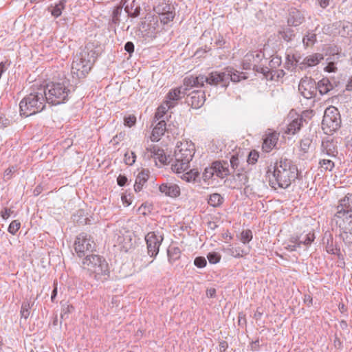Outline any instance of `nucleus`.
Instances as JSON below:
<instances>
[{
    "label": "nucleus",
    "mask_w": 352,
    "mask_h": 352,
    "mask_svg": "<svg viewBox=\"0 0 352 352\" xmlns=\"http://www.w3.org/2000/svg\"><path fill=\"white\" fill-rule=\"evenodd\" d=\"M298 177V169L291 161L285 159L277 162L274 168L273 178L270 179V184L274 188L277 187L287 188Z\"/></svg>",
    "instance_id": "1"
},
{
    "label": "nucleus",
    "mask_w": 352,
    "mask_h": 352,
    "mask_svg": "<svg viewBox=\"0 0 352 352\" xmlns=\"http://www.w3.org/2000/svg\"><path fill=\"white\" fill-rule=\"evenodd\" d=\"M98 56V54L94 48L86 46L73 60L71 69L73 78L78 80L85 78L91 70Z\"/></svg>",
    "instance_id": "2"
},
{
    "label": "nucleus",
    "mask_w": 352,
    "mask_h": 352,
    "mask_svg": "<svg viewBox=\"0 0 352 352\" xmlns=\"http://www.w3.org/2000/svg\"><path fill=\"white\" fill-rule=\"evenodd\" d=\"M46 102L45 89L43 87L38 88L21 100L20 114L28 117L39 113L45 109Z\"/></svg>",
    "instance_id": "3"
},
{
    "label": "nucleus",
    "mask_w": 352,
    "mask_h": 352,
    "mask_svg": "<svg viewBox=\"0 0 352 352\" xmlns=\"http://www.w3.org/2000/svg\"><path fill=\"white\" fill-rule=\"evenodd\" d=\"M195 152V147L191 141L178 142L175 149V162L171 164V169L176 173L188 170Z\"/></svg>",
    "instance_id": "4"
},
{
    "label": "nucleus",
    "mask_w": 352,
    "mask_h": 352,
    "mask_svg": "<svg viewBox=\"0 0 352 352\" xmlns=\"http://www.w3.org/2000/svg\"><path fill=\"white\" fill-rule=\"evenodd\" d=\"M45 89V96L47 102L52 105H58L66 102L71 93L69 82L67 79L61 82L48 84Z\"/></svg>",
    "instance_id": "5"
},
{
    "label": "nucleus",
    "mask_w": 352,
    "mask_h": 352,
    "mask_svg": "<svg viewBox=\"0 0 352 352\" xmlns=\"http://www.w3.org/2000/svg\"><path fill=\"white\" fill-rule=\"evenodd\" d=\"M82 267L90 274H94L96 280L103 281L109 273V265L106 260L97 254H87L82 261Z\"/></svg>",
    "instance_id": "6"
},
{
    "label": "nucleus",
    "mask_w": 352,
    "mask_h": 352,
    "mask_svg": "<svg viewBox=\"0 0 352 352\" xmlns=\"http://www.w3.org/2000/svg\"><path fill=\"white\" fill-rule=\"evenodd\" d=\"M341 118L340 112L335 107H327L322 121V128L326 134H331L340 129Z\"/></svg>",
    "instance_id": "7"
},
{
    "label": "nucleus",
    "mask_w": 352,
    "mask_h": 352,
    "mask_svg": "<svg viewBox=\"0 0 352 352\" xmlns=\"http://www.w3.org/2000/svg\"><path fill=\"white\" fill-rule=\"evenodd\" d=\"M263 56L264 55L261 51H254L248 53L244 56L243 60V68L244 69H253L263 74L269 72L267 67L263 68L259 65Z\"/></svg>",
    "instance_id": "8"
},
{
    "label": "nucleus",
    "mask_w": 352,
    "mask_h": 352,
    "mask_svg": "<svg viewBox=\"0 0 352 352\" xmlns=\"http://www.w3.org/2000/svg\"><path fill=\"white\" fill-rule=\"evenodd\" d=\"M95 246L92 237L85 232L79 234L74 243V249L79 257L85 256L86 252H92Z\"/></svg>",
    "instance_id": "9"
},
{
    "label": "nucleus",
    "mask_w": 352,
    "mask_h": 352,
    "mask_svg": "<svg viewBox=\"0 0 352 352\" xmlns=\"http://www.w3.org/2000/svg\"><path fill=\"white\" fill-rule=\"evenodd\" d=\"M164 240L162 234L159 232H150L145 236L148 254L151 257H155L158 253L160 247Z\"/></svg>",
    "instance_id": "10"
},
{
    "label": "nucleus",
    "mask_w": 352,
    "mask_h": 352,
    "mask_svg": "<svg viewBox=\"0 0 352 352\" xmlns=\"http://www.w3.org/2000/svg\"><path fill=\"white\" fill-rule=\"evenodd\" d=\"M298 91L306 99L314 98L317 94L316 81L311 77L302 78L298 85Z\"/></svg>",
    "instance_id": "11"
},
{
    "label": "nucleus",
    "mask_w": 352,
    "mask_h": 352,
    "mask_svg": "<svg viewBox=\"0 0 352 352\" xmlns=\"http://www.w3.org/2000/svg\"><path fill=\"white\" fill-rule=\"evenodd\" d=\"M292 61L294 62V65L298 67L301 70L305 69L309 67H314L317 65L324 57L322 54L316 53L309 55L304 58L302 60H300V57L296 55H292Z\"/></svg>",
    "instance_id": "12"
},
{
    "label": "nucleus",
    "mask_w": 352,
    "mask_h": 352,
    "mask_svg": "<svg viewBox=\"0 0 352 352\" xmlns=\"http://www.w3.org/2000/svg\"><path fill=\"white\" fill-rule=\"evenodd\" d=\"M202 84L204 82L210 85H219L222 87L228 86V76L226 75V71L222 72H212L208 74V76H203Z\"/></svg>",
    "instance_id": "13"
},
{
    "label": "nucleus",
    "mask_w": 352,
    "mask_h": 352,
    "mask_svg": "<svg viewBox=\"0 0 352 352\" xmlns=\"http://www.w3.org/2000/svg\"><path fill=\"white\" fill-rule=\"evenodd\" d=\"M235 173L233 175L232 178L226 180L228 186L233 189H240L243 186H246L248 182V177L247 172L244 170L240 171H234Z\"/></svg>",
    "instance_id": "14"
},
{
    "label": "nucleus",
    "mask_w": 352,
    "mask_h": 352,
    "mask_svg": "<svg viewBox=\"0 0 352 352\" xmlns=\"http://www.w3.org/2000/svg\"><path fill=\"white\" fill-rule=\"evenodd\" d=\"M315 239V234L313 232H302L299 235L290 238V243H296L299 248L307 249Z\"/></svg>",
    "instance_id": "15"
},
{
    "label": "nucleus",
    "mask_w": 352,
    "mask_h": 352,
    "mask_svg": "<svg viewBox=\"0 0 352 352\" xmlns=\"http://www.w3.org/2000/svg\"><path fill=\"white\" fill-rule=\"evenodd\" d=\"M156 12L159 14L161 23L164 25L168 24L175 18L173 8L169 4L164 3L157 6Z\"/></svg>",
    "instance_id": "16"
},
{
    "label": "nucleus",
    "mask_w": 352,
    "mask_h": 352,
    "mask_svg": "<svg viewBox=\"0 0 352 352\" xmlns=\"http://www.w3.org/2000/svg\"><path fill=\"white\" fill-rule=\"evenodd\" d=\"M159 190L161 193L171 198L178 197L181 193L179 186L177 184L171 182L160 184Z\"/></svg>",
    "instance_id": "17"
},
{
    "label": "nucleus",
    "mask_w": 352,
    "mask_h": 352,
    "mask_svg": "<svg viewBox=\"0 0 352 352\" xmlns=\"http://www.w3.org/2000/svg\"><path fill=\"white\" fill-rule=\"evenodd\" d=\"M321 154L331 158H336L338 154L337 142L333 139L322 140L321 144Z\"/></svg>",
    "instance_id": "18"
},
{
    "label": "nucleus",
    "mask_w": 352,
    "mask_h": 352,
    "mask_svg": "<svg viewBox=\"0 0 352 352\" xmlns=\"http://www.w3.org/2000/svg\"><path fill=\"white\" fill-rule=\"evenodd\" d=\"M349 211H352V194H347L340 200L336 217H342L344 214H347Z\"/></svg>",
    "instance_id": "19"
},
{
    "label": "nucleus",
    "mask_w": 352,
    "mask_h": 352,
    "mask_svg": "<svg viewBox=\"0 0 352 352\" xmlns=\"http://www.w3.org/2000/svg\"><path fill=\"white\" fill-rule=\"evenodd\" d=\"M305 21L304 14L296 8H291L289 10L287 18V25L289 27H297Z\"/></svg>",
    "instance_id": "20"
},
{
    "label": "nucleus",
    "mask_w": 352,
    "mask_h": 352,
    "mask_svg": "<svg viewBox=\"0 0 352 352\" xmlns=\"http://www.w3.org/2000/svg\"><path fill=\"white\" fill-rule=\"evenodd\" d=\"M144 157L147 160L151 158H154L155 160H158L161 164H166L167 160L166 156L164 153V151L160 148L157 146H153L147 148Z\"/></svg>",
    "instance_id": "21"
},
{
    "label": "nucleus",
    "mask_w": 352,
    "mask_h": 352,
    "mask_svg": "<svg viewBox=\"0 0 352 352\" xmlns=\"http://www.w3.org/2000/svg\"><path fill=\"white\" fill-rule=\"evenodd\" d=\"M205 100V94L201 91H192L188 96V102L195 109L201 107L204 104Z\"/></svg>",
    "instance_id": "22"
},
{
    "label": "nucleus",
    "mask_w": 352,
    "mask_h": 352,
    "mask_svg": "<svg viewBox=\"0 0 352 352\" xmlns=\"http://www.w3.org/2000/svg\"><path fill=\"white\" fill-rule=\"evenodd\" d=\"M323 243L325 245V249L327 253L339 255L340 249L337 243L333 241V236L331 233L326 232L323 237Z\"/></svg>",
    "instance_id": "23"
},
{
    "label": "nucleus",
    "mask_w": 352,
    "mask_h": 352,
    "mask_svg": "<svg viewBox=\"0 0 352 352\" xmlns=\"http://www.w3.org/2000/svg\"><path fill=\"white\" fill-rule=\"evenodd\" d=\"M279 137V133L274 131L266 134L263 140V149L266 152H270L275 147L277 144Z\"/></svg>",
    "instance_id": "24"
},
{
    "label": "nucleus",
    "mask_w": 352,
    "mask_h": 352,
    "mask_svg": "<svg viewBox=\"0 0 352 352\" xmlns=\"http://www.w3.org/2000/svg\"><path fill=\"white\" fill-rule=\"evenodd\" d=\"M182 89V87H179L172 89L168 92L166 100V104L168 109L174 107L176 102L181 98V94H185Z\"/></svg>",
    "instance_id": "25"
},
{
    "label": "nucleus",
    "mask_w": 352,
    "mask_h": 352,
    "mask_svg": "<svg viewBox=\"0 0 352 352\" xmlns=\"http://www.w3.org/2000/svg\"><path fill=\"white\" fill-rule=\"evenodd\" d=\"M203 75H199L198 76H187L184 79V87L182 88L185 91L192 87H199L204 86L202 84Z\"/></svg>",
    "instance_id": "26"
},
{
    "label": "nucleus",
    "mask_w": 352,
    "mask_h": 352,
    "mask_svg": "<svg viewBox=\"0 0 352 352\" xmlns=\"http://www.w3.org/2000/svg\"><path fill=\"white\" fill-rule=\"evenodd\" d=\"M166 131H168L166 128V124L164 120H160L156 126L153 128L151 140L152 142H157L162 135H163Z\"/></svg>",
    "instance_id": "27"
},
{
    "label": "nucleus",
    "mask_w": 352,
    "mask_h": 352,
    "mask_svg": "<svg viewBox=\"0 0 352 352\" xmlns=\"http://www.w3.org/2000/svg\"><path fill=\"white\" fill-rule=\"evenodd\" d=\"M214 175L220 178H224L230 174L228 164L226 162H214L212 163Z\"/></svg>",
    "instance_id": "28"
},
{
    "label": "nucleus",
    "mask_w": 352,
    "mask_h": 352,
    "mask_svg": "<svg viewBox=\"0 0 352 352\" xmlns=\"http://www.w3.org/2000/svg\"><path fill=\"white\" fill-rule=\"evenodd\" d=\"M317 91L321 95H324L329 93L334 88L333 84L327 78H323L316 84Z\"/></svg>",
    "instance_id": "29"
},
{
    "label": "nucleus",
    "mask_w": 352,
    "mask_h": 352,
    "mask_svg": "<svg viewBox=\"0 0 352 352\" xmlns=\"http://www.w3.org/2000/svg\"><path fill=\"white\" fill-rule=\"evenodd\" d=\"M328 52L330 54H332L333 57H330L327 60H330L327 63V65L324 67V71L327 72H336L337 70V67H336V60L339 58L338 50L336 46H334L333 50H328Z\"/></svg>",
    "instance_id": "30"
},
{
    "label": "nucleus",
    "mask_w": 352,
    "mask_h": 352,
    "mask_svg": "<svg viewBox=\"0 0 352 352\" xmlns=\"http://www.w3.org/2000/svg\"><path fill=\"white\" fill-rule=\"evenodd\" d=\"M148 171L142 170L137 176L134 184V190L135 192H140L142 189L144 184L148 179Z\"/></svg>",
    "instance_id": "31"
},
{
    "label": "nucleus",
    "mask_w": 352,
    "mask_h": 352,
    "mask_svg": "<svg viewBox=\"0 0 352 352\" xmlns=\"http://www.w3.org/2000/svg\"><path fill=\"white\" fill-rule=\"evenodd\" d=\"M66 3L67 0H60L58 3L49 7L48 10L53 16L57 18L61 15L65 8Z\"/></svg>",
    "instance_id": "32"
},
{
    "label": "nucleus",
    "mask_w": 352,
    "mask_h": 352,
    "mask_svg": "<svg viewBox=\"0 0 352 352\" xmlns=\"http://www.w3.org/2000/svg\"><path fill=\"white\" fill-rule=\"evenodd\" d=\"M278 36L286 42H289L295 37L294 30L288 27H282L278 32Z\"/></svg>",
    "instance_id": "33"
},
{
    "label": "nucleus",
    "mask_w": 352,
    "mask_h": 352,
    "mask_svg": "<svg viewBox=\"0 0 352 352\" xmlns=\"http://www.w3.org/2000/svg\"><path fill=\"white\" fill-rule=\"evenodd\" d=\"M302 122L303 118L301 117L297 118L296 119L294 120L288 124L285 133L292 135L295 134L300 129L302 124Z\"/></svg>",
    "instance_id": "34"
},
{
    "label": "nucleus",
    "mask_w": 352,
    "mask_h": 352,
    "mask_svg": "<svg viewBox=\"0 0 352 352\" xmlns=\"http://www.w3.org/2000/svg\"><path fill=\"white\" fill-rule=\"evenodd\" d=\"M125 10L129 16L132 17H137L140 14L141 8L135 1H133L130 6H126Z\"/></svg>",
    "instance_id": "35"
},
{
    "label": "nucleus",
    "mask_w": 352,
    "mask_h": 352,
    "mask_svg": "<svg viewBox=\"0 0 352 352\" xmlns=\"http://www.w3.org/2000/svg\"><path fill=\"white\" fill-rule=\"evenodd\" d=\"M167 255L168 262L173 264L174 262H175L179 258L181 255L180 249L177 247L169 248L167 250Z\"/></svg>",
    "instance_id": "36"
},
{
    "label": "nucleus",
    "mask_w": 352,
    "mask_h": 352,
    "mask_svg": "<svg viewBox=\"0 0 352 352\" xmlns=\"http://www.w3.org/2000/svg\"><path fill=\"white\" fill-rule=\"evenodd\" d=\"M335 166V163L330 159L322 158L319 161V167L324 170L331 171Z\"/></svg>",
    "instance_id": "37"
},
{
    "label": "nucleus",
    "mask_w": 352,
    "mask_h": 352,
    "mask_svg": "<svg viewBox=\"0 0 352 352\" xmlns=\"http://www.w3.org/2000/svg\"><path fill=\"white\" fill-rule=\"evenodd\" d=\"M241 162H243V159H240L236 155H233L230 158V165L234 171H240L243 169L241 165Z\"/></svg>",
    "instance_id": "38"
},
{
    "label": "nucleus",
    "mask_w": 352,
    "mask_h": 352,
    "mask_svg": "<svg viewBox=\"0 0 352 352\" xmlns=\"http://www.w3.org/2000/svg\"><path fill=\"white\" fill-rule=\"evenodd\" d=\"M74 311L73 305L65 303L62 305L60 318L62 320H66L69 318V315Z\"/></svg>",
    "instance_id": "39"
},
{
    "label": "nucleus",
    "mask_w": 352,
    "mask_h": 352,
    "mask_svg": "<svg viewBox=\"0 0 352 352\" xmlns=\"http://www.w3.org/2000/svg\"><path fill=\"white\" fill-rule=\"evenodd\" d=\"M316 41V34L313 32H308L302 39V43L305 47L313 45Z\"/></svg>",
    "instance_id": "40"
},
{
    "label": "nucleus",
    "mask_w": 352,
    "mask_h": 352,
    "mask_svg": "<svg viewBox=\"0 0 352 352\" xmlns=\"http://www.w3.org/2000/svg\"><path fill=\"white\" fill-rule=\"evenodd\" d=\"M223 198L218 193L211 195L208 199V204L213 207H217L222 204Z\"/></svg>",
    "instance_id": "41"
},
{
    "label": "nucleus",
    "mask_w": 352,
    "mask_h": 352,
    "mask_svg": "<svg viewBox=\"0 0 352 352\" xmlns=\"http://www.w3.org/2000/svg\"><path fill=\"white\" fill-rule=\"evenodd\" d=\"M32 305H30L29 302H23L21 308V316L22 318L27 319L30 314V309Z\"/></svg>",
    "instance_id": "42"
},
{
    "label": "nucleus",
    "mask_w": 352,
    "mask_h": 352,
    "mask_svg": "<svg viewBox=\"0 0 352 352\" xmlns=\"http://www.w3.org/2000/svg\"><path fill=\"white\" fill-rule=\"evenodd\" d=\"M136 159V155L133 151H127L124 154V160L126 164L131 166L133 165Z\"/></svg>",
    "instance_id": "43"
},
{
    "label": "nucleus",
    "mask_w": 352,
    "mask_h": 352,
    "mask_svg": "<svg viewBox=\"0 0 352 352\" xmlns=\"http://www.w3.org/2000/svg\"><path fill=\"white\" fill-rule=\"evenodd\" d=\"M342 30L339 31V33L342 36H346V35H349V32L352 31V23L348 21H344L341 23Z\"/></svg>",
    "instance_id": "44"
},
{
    "label": "nucleus",
    "mask_w": 352,
    "mask_h": 352,
    "mask_svg": "<svg viewBox=\"0 0 352 352\" xmlns=\"http://www.w3.org/2000/svg\"><path fill=\"white\" fill-rule=\"evenodd\" d=\"M312 140L311 138L308 137L302 138L300 143V149L305 153L308 152Z\"/></svg>",
    "instance_id": "45"
},
{
    "label": "nucleus",
    "mask_w": 352,
    "mask_h": 352,
    "mask_svg": "<svg viewBox=\"0 0 352 352\" xmlns=\"http://www.w3.org/2000/svg\"><path fill=\"white\" fill-rule=\"evenodd\" d=\"M167 109H169L168 107L166 106V104H162L157 109V111L155 114V119L156 120H160L161 118L164 117L165 115Z\"/></svg>",
    "instance_id": "46"
},
{
    "label": "nucleus",
    "mask_w": 352,
    "mask_h": 352,
    "mask_svg": "<svg viewBox=\"0 0 352 352\" xmlns=\"http://www.w3.org/2000/svg\"><path fill=\"white\" fill-rule=\"evenodd\" d=\"M252 239V232L250 230H245L241 234V241L243 243H248Z\"/></svg>",
    "instance_id": "47"
},
{
    "label": "nucleus",
    "mask_w": 352,
    "mask_h": 352,
    "mask_svg": "<svg viewBox=\"0 0 352 352\" xmlns=\"http://www.w3.org/2000/svg\"><path fill=\"white\" fill-rule=\"evenodd\" d=\"M197 177H198L197 172H192V170H190V172H187V173H184L182 175V178L188 182H195Z\"/></svg>",
    "instance_id": "48"
},
{
    "label": "nucleus",
    "mask_w": 352,
    "mask_h": 352,
    "mask_svg": "<svg viewBox=\"0 0 352 352\" xmlns=\"http://www.w3.org/2000/svg\"><path fill=\"white\" fill-rule=\"evenodd\" d=\"M215 170H214L213 165L206 167L203 173V177L204 180H208L211 179L214 175Z\"/></svg>",
    "instance_id": "49"
},
{
    "label": "nucleus",
    "mask_w": 352,
    "mask_h": 352,
    "mask_svg": "<svg viewBox=\"0 0 352 352\" xmlns=\"http://www.w3.org/2000/svg\"><path fill=\"white\" fill-rule=\"evenodd\" d=\"M207 258L210 263L216 264L220 261L221 255L217 252H209Z\"/></svg>",
    "instance_id": "50"
},
{
    "label": "nucleus",
    "mask_w": 352,
    "mask_h": 352,
    "mask_svg": "<svg viewBox=\"0 0 352 352\" xmlns=\"http://www.w3.org/2000/svg\"><path fill=\"white\" fill-rule=\"evenodd\" d=\"M226 75L228 76V85L230 81L239 82L240 80L239 75L235 72H232L231 70L227 69L226 71Z\"/></svg>",
    "instance_id": "51"
},
{
    "label": "nucleus",
    "mask_w": 352,
    "mask_h": 352,
    "mask_svg": "<svg viewBox=\"0 0 352 352\" xmlns=\"http://www.w3.org/2000/svg\"><path fill=\"white\" fill-rule=\"evenodd\" d=\"M21 223L17 220L12 221L8 227V232L12 234H14L20 228Z\"/></svg>",
    "instance_id": "52"
},
{
    "label": "nucleus",
    "mask_w": 352,
    "mask_h": 352,
    "mask_svg": "<svg viewBox=\"0 0 352 352\" xmlns=\"http://www.w3.org/2000/svg\"><path fill=\"white\" fill-rule=\"evenodd\" d=\"M136 122V117L134 115H129L124 118V124L125 126L131 127Z\"/></svg>",
    "instance_id": "53"
},
{
    "label": "nucleus",
    "mask_w": 352,
    "mask_h": 352,
    "mask_svg": "<svg viewBox=\"0 0 352 352\" xmlns=\"http://www.w3.org/2000/svg\"><path fill=\"white\" fill-rule=\"evenodd\" d=\"M258 158V152L255 151H252L250 152L248 159H247V163L249 164H255Z\"/></svg>",
    "instance_id": "54"
},
{
    "label": "nucleus",
    "mask_w": 352,
    "mask_h": 352,
    "mask_svg": "<svg viewBox=\"0 0 352 352\" xmlns=\"http://www.w3.org/2000/svg\"><path fill=\"white\" fill-rule=\"evenodd\" d=\"M206 260L204 257L202 256H198L195 258L194 261V264L195 266H197L199 268L204 267L206 265Z\"/></svg>",
    "instance_id": "55"
},
{
    "label": "nucleus",
    "mask_w": 352,
    "mask_h": 352,
    "mask_svg": "<svg viewBox=\"0 0 352 352\" xmlns=\"http://www.w3.org/2000/svg\"><path fill=\"white\" fill-rule=\"evenodd\" d=\"M10 123V120L6 118V115L0 113V129L8 126Z\"/></svg>",
    "instance_id": "56"
},
{
    "label": "nucleus",
    "mask_w": 352,
    "mask_h": 352,
    "mask_svg": "<svg viewBox=\"0 0 352 352\" xmlns=\"http://www.w3.org/2000/svg\"><path fill=\"white\" fill-rule=\"evenodd\" d=\"M12 212L13 211L10 208H6L1 211V216L3 219H7L10 217Z\"/></svg>",
    "instance_id": "57"
},
{
    "label": "nucleus",
    "mask_w": 352,
    "mask_h": 352,
    "mask_svg": "<svg viewBox=\"0 0 352 352\" xmlns=\"http://www.w3.org/2000/svg\"><path fill=\"white\" fill-rule=\"evenodd\" d=\"M127 180L126 176L120 175L117 178V183L120 186H124L126 185Z\"/></svg>",
    "instance_id": "58"
},
{
    "label": "nucleus",
    "mask_w": 352,
    "mask_h": 352,
    "mask_svg": "<svg viewBox=\"0 0 352 352\" xmlns=\"http://www.w3.org/2000/svg\"><path fill=\"white\" fill-rule=\"evenodd\" d=\"M214 43L219 47H223L225 45L226 41L223 38V36L219 34L217 36V38H216V41H215Z\"/></svg>",
    "instance_id": "59"
},
{
    "label": "nucleus",
    "mask_w": 352,
    "mask_h": 352,
    "mask_svg": "<svg viewBox=\"0 0 352 352\" xmlns=\"http://www.w3.org/2000/svg\"><path fill=\"white\" fill-rule=\"evenodd\" d=\"M228 347V344L225 340H221L219 344V352H226Z\"/></svg>",
    "instance_id": "60"
},
{
    "label": "nucleus",
    "mask_w": 352,
    "mask_h": 352,
    "mask_svg": "<svg viewBox=\"0 0 352 352\" xmlns=\"http://www.w3.org/2000/svg\"><path fill=\"white\" fill-rule=\"evenodd\" d=\"M124 50L129 54H131L134 51V45L132 42L128 41L124 45Z\"/></svg>",
    "instance_id": "61"
},
{
    "label": "nucleus",
    "mask_w": 352,
    "mask_h": 352,
    "mask_svg": "<svg viewBox=\"0 0 352 352\" xmlns=\"http://www.w3.org/2000/svg\"><path fill=\"white\" fill-rule=\"evenodd\" d=\"M228 250L230 252V254L234 257H240L242 256L241 253V250L239 248L237 249V248H231Z\"/></svg>",
    "instance_id": "62"
},
{
    "label": "nucleus",
    "mask_w": 352,
    "mask_h": 352,
    "mask_svg": "<svg viewBox=\"0 0 352 352\" xmlns=\"http://www.w3.org/2000/svg\"><path fill=\"white\" fill-rule=\"evenodd\" d=\"M319 6L324 9L329 6L330 0H317Z\"/></svg>",
    "instance_id": "63"
},
{
    "label": "nucleus",
    "mask_w": 352,
    "mask_h": 352,
    "mask_svg": "<svg viewBox=\"0 0 352 352\" xmlns=\"http://www.w3.org/2000/svg\"><path fill=\"white\" fill-rule=\"evenodd\" d=\"M216 289L214 288H210L206 290V296L209 298H213L215 296Z\"/></svg>",
    "instance_id": "64"
}]
</instances>
